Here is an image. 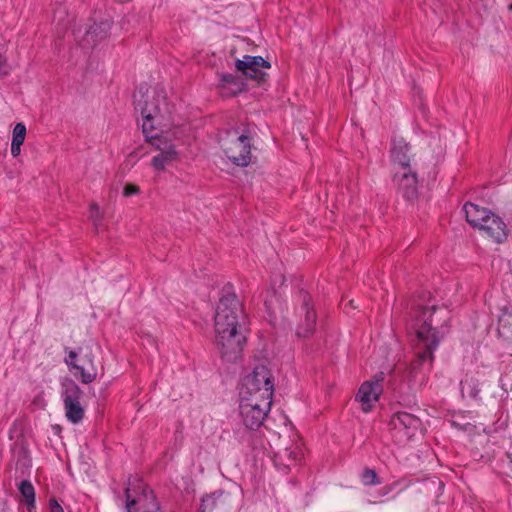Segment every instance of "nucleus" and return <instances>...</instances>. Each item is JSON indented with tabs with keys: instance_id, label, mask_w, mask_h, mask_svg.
Returning a JSON list of instances; mask_svg holds the SVG:
<instances>
[{
	"instance_id": "nucleus-8",
	"label": "nucleus",
	"mask_w": 512,
	"mask_h": 512,
	"mask_svg": "<svg viewBox=\"0 0 512 512\" xmlns=\"http://www.w3.org/2000/svg\"><path fill=\"white\" fill-rule=\"evenodd\" d=\"M135 109L140 111L142 116V132L147 141L150 143L160 141L161 138L158 135V131L155 128V119L159 116L161 108L147 100L142 101L137 99V95H134Z\"/></svg>"
},
{
	"instance_id": "nucleus-12",
	"label": "nucleus",
	"mask_w": 512,
	"mask_h": 512,
	"mask_svg": "<svg viewBox=\"0 0 512 512\" xmlns=\"http://www.w3.org/2000/svg\"><path fill=\"white\" fill-rule=\"evenodd\" d=\"M389 424L393 430L401 434L407 440L414 437L422 426L420 418L405 411L394 413Z\"/></svg>"
},
{
	"instance_id": "nucleus-16",
	"label": "nucleus",
	"mask_w": 512,
	"mask_h": 512,
	"mask_svg": "<svg viewBox=\"0 0 512 512\" xmlns=\"http://www.w3.org/2000/svg\"><path fill=\"white\" fill-rule=\"evenodd\" d=\"M478 229L495 243L504 242L508 236L505 222L493 212H490L489 216L482 222V225H480Z\"/></svg>"
},
{
	"instance_id": "nucleus-34",
	"label": "nucleus",
	"mask_w": 512,
	"mask_h": 512,
	"mask_svg": "<svg viewBox=\"0 0 512 512\" xmlns=\"http://www.w3.org/2000/svg\"><path fill=\"white\" fill-rule=\"evenodd\" d=\"M5 59L0 55V74L3 71L4 65H5Z\"/></svg>"
},
{
	"instance_id": "nucleus-13",
	"label": "nucleus",
	"mask_w": 512,
	"mask_h": 512,
	"mask_svg": "<svg viewBox=\"0 0 512 512\" xmlns=\"http://www.w3.org/2000/svg\"><path fill=\"white\" fill-rule=\"evenodd\" d=\"M298 299L301 302V310L305 313V316L299 324L296 334L298 337L306 338L314 333L317 316L308 292L301 290Z\"/></svg>"
},
{
	"instance_id": "nucleus-26",
	"label": "nucleus",
	"mask_w": 512,
	"mask_h": 512,
	"mask_svg": "<svg viewBox=\"0 0 512 512\" xmlns=\"http://www.w3.org/2000/svg\"><path fill=\"white\" fill-rule=\"evenodd\" d=\"M361 481L363 485H377L380 483L379 478L373 469L365 468L361 474Z\"/></svg>"
},
{
	"instance_id": "nucleus-4",
	"label": "nucleus",
	"mask_w": 512,
	"mask_h": 512,
	"mask_svg": "<svg viewBox=\"0 0 512 512\" xmlns=\"http://www.w3.org/2000/svg\"><path fill=\"white\" fill-rule=\"evenodd\" d=\"M272 405V400L260 397H240L239 412L246 429L258 430L267 417Z\"/></svg>"
},
{
	"instance_id": "nucleus-2",
	"label": "nucleus",
	"mask_w": 512,
	"mask_h": 512,
	"mask_svg": "<svg viewBox=\"0 0 512 512\" xmlns=\"http://www.w3.org/2000/svg\"><path fill=\"white\" fill-rule=\"evenodd\" d=\"M423 323L417 328L416 334L422 350L417 353L414 368L425 362L432 363L433 352L437 349L441 339L449 332V312L446 309L436 307H424L422 310Z\"/></svg>"
},
{
	"instance_id": "nucleus-32",
	"label": "nucleus",
	"mask_w": 512,
	"mask_h": 512,
	"mask_svg": "<svg viewBox=\"0 0 512 512\" xmlns=\"http://www.w3.org/2000/svg\"><path fill=\"white\" fill-rule=\"evenodd\" d=\"M397 370H398V368H395V369H393V370H392L393 375H392V376H391V378L388 380V385H389V387H390L392 390H394V391H396V390L398 389V386H397L396 380L394 379V376H395V373H396V371H397Z\"/></svg>"
},
{
	"instance_id": "nucleus-3",
	"label": "nucleus",
	"mask_w": 512,
	"mask_h": 512,
	"mask_svg": "<svg viewBox=\"0 0 512 512\" xmlns=\"http://www.w3.org/2000/svg\"><path fill=\"white\" fill-rule=\"evenodd\" d=\"M273 394L274 380L271 371L266 366L259 365L244 378L239 396L256 399L265 397L272 400Z\"/></svg>"
},
{
	"instance_id": "nucleus-30",
	"label": "nucleus",
	"mask_w": 512,
	"mask_h": 512,
	"mask_svg": "<svg viewBox=\"0 0 512 512\" xmlns=\"http://www.w3.org/2000/svg\"><path fill=\"white\" fill-rule=\"evenodd\" d=\"M49 506H50L51 512H64V510L61 507V505L58 504V502L55 499H51L49 501Z\"/></svg>"
},
{
	"instance_id": "nucleus-11",
	"label": "nucleus",
	"mask_w": 512,
	"mask_h": 512,
	"mask_svg": "<svg viewBox=\"0 0 512 512\" xmlns=\"http://www.w3.org/2000/svg\"><path fill=\"white\" fill-rule=\"evenodd\" d=\"M393 182L397 186L398 192L406 200H414L418 196V177L417 173L411 167H403L394 172Z\"/></svg>"
},
{
	"instance_id": "nucleus-9",
	"label": "nucleus",
	"mask_w": 512,
	"mask_h": 512,
	"mask_svg": "<svg viewBox=\"0 0 512 512\" xmlns=\"http://www.w3.org/2000/svg\"><path fill=\"white\" fill-rule=\"evenodd\" d=\"M384 380L385 373L381 371L375 374L372 380L365 381L360 386L356 395V400L361 403L362 410L364 412H369L372 409L373 404L378 401L383 390L381 383Z\"/></svg>"
},
{
	"instance_id": "nucleus-31",
	"label": "nucleus",
	"mask_w": 512,
	"mask_h": 512,
	"mask_svg": "<svg viewBox=\"0 0 512 512\" xmlns=\"http://www.w3.org/2000/svg\"><path fill=\"white\" fill-rule=\"evenodd\" d=\"M21 145L22 144L11 142V154L13 157H17L20 154Z\"/></svg>"
},
{
	"instance_id": "nucleus-7",
	"label": "nucleus",
	"mask_w": 512,
	"mask_h": 512,
	"mask_svg": "<svg viewBox=\"0 0 512 512\" xmlns=\"http://www.w3.org/2000/svg\"><path fill=\"white\" fill-rule=\"evenodd\" d=\"M235 139L223 143V151L227 158L236 166L246 167L251 161L252 138L247 133L238 135L235 132Z\"/></svg>"
},
{
	"instance_id": "nucleus-33",
	"label": "nucleus",
	"mask_w": 512,
	"mask_h": 512,
	"mask_svg": "<svg viewBox=\"0 0 512 512\" xmlns=\"http://www.w3.org/2000/svg\"><path fill=\"white\" fill-rule=\"evenodd\" d=\"M299 454H300V452H299V451H298V449L296 448L295 450H293V451H290V452H289V457H290L293 461H297Z\"/></svg>"
},
{
	"instance_id": "nucleus-27",
	"label": "nucleus",
	"mask_w": 512,
	"mask_h": 512,
	"mask_svg": "<svg viewBox=\"0 0 512 512\" xmlns=\"http://www.w3.org/2000/svg\"><path fill=\"white\" fill-rule=\"evenodd\" d=\"M26 136V127L23 123H17L13 129L12 142L23 144Z\"/></svg>"
},
{
	"instance_id": "nucleus-21",
	"label": "nucleus",
	"mask_w": 512,
	"mask_h": 512,
	"mask_svg": "<svg viewBox=\"0 0 512 512\" xmlns=\"http://www.w3.org/2000/svg\"><path fill=\"white\" fill-rule=\"evenodd\" d=\"M220 87L222 89V95L236 96L245 89V83L239 76L227 73L221 75Z\"/></svg>"
},
{
	"instance_id": "nucleus-29",
	"label": "nucleus",
	"mask_w": 512,
	"mask_h": 512,
	"mask_svg": "<svg viewBox=\"0 0 512 512\" xmlns=\"http://www.w3.org/2000/svg\"><path fill=\"white\" fill-rule=\"evenodd\" d=\"M139 187L133 184H128L124 188V196L129 197L139 193Z\"/></svg>"
},
{
	"instance_id": "nucleus-5",
	"label": "nucleus",
	"mask_w": 512,
	"mask_h": 512,
	"mask_svg": "<svg viewBox=\"0 0 512 512\" xmlns=\"http://www.w3.org/2000/svg\"><path fill=\"white\" fill-rule=\"evenodd\" d=\"M67 355L64 358V362L68 369L74 374L75 377H80V380L84 384L93 382L97 377V368L94 363V355L92 352L82 353V349L79 352L74 350L66 349Z\"/></svg>"
},
{
	"instance_id": "nucleus-22",
	"label": "nucleus",
	"mask_w": 512,
	"mask_h": 512,
	"mask_svg": "<svg viewBox=\"0 0 512 512\" xmlns=\"http://www.w3.org/2000/svg\"><path fill=\"white\" fill-rule=\"evenodd\" d=\"M498 334L504 340L512 342V311L503 309L498 319Z\"/></svg>"
},
{
	"instance_id": "nucleus-25",
	"label": "nucleus",
	"mask_w": 512,
	"mask_h": 512,
	"mask_svg": "<svg viewBox=\"0 0 512 512\" xmlns=\"http://www.w3.org/2000/svg\"><path fill=\"white\" fill-rule=\"evenodd\" d=\"M460 389L462 395L465 393L473 399H477L480 393L479 382L473 377H466L460 382Z\"/></svg>"
},
{
	"instance_id": "nucleus-24",
	"label": "nucleus",
	"mask_w": 512,
	"mask_h": 512,
	"mask_svg": "<svg viewBox=\"0 0 512 512\" xmlns=\"http://www.w3.org/2000/svg\"><path fill=\"white\" fill-rule=\"evenodd\" d=\"M18 489L26 502L28 512H35V489L32 483L29 480H23Z\"/></svg>"
},
{
	"instance_id": "nucleus-1",
	"label": "nucleus",
	"mask_w": 512,
	"mask_h": 512,
	"mask_svg": "<svg viewBox=\"0 0 512 512\" xmlns=\"http://www.w3.org/2000/svg\"><path fill=\"white\" fill-rule=\"evenodd\" d=\"M227 285L215 313L216 345L223 359L236 361L246 342L247 317L237 295Z\"/></svg>"
},
{
	"instance_id": "nucleus-14",
	"label": "nucleus",
	"mask_w": 512,
	"mask_h": 512,
	"mask_svg": "<svg viewBox=\"0 0 512 512\" xmlns=\"http://www.w3.org/2000/svg\"><path fill=\"white\" fill-rule=\"evenodd\" d=\"M232 497L224 490H216L201 499L200 512H231Z\"/></svg>"
},
{
	"instance_id": "nucleus-35",
	"label": "nucleus",
	"mask_w": 512,
	"mask_h": 512,
	"mask_svg": "<svg viewBox=\"0 0 512 512\" xmlns=\"http://www.w3.org/2000/svg\"><path fill=\"white\" fill-rule=\"evenodd\" d=\"M509 8L512 9V4H510Z\"/></svg>"
},
{
	"instance_id": "nucleus-23",
	"label": "nucleus",
	"mask_w": 512,
	"mask_h": 512,
	"mask_svg": "<svg viewBox=\"0 0 512 512\" xmlns=\"http://www.w3.org/2000/svg\"><path fill=\"white\" fill-rule=\"evenodd\" d=\"M240 440L252 450H257L264 447V439L258 430L247 429L240 435Z\"/></svg>"
},
{
	"instance_id": "nucleus-10",
	"label": "nucleus",
	"mask_w": 512,
	"mask_h": 512,
	"mask_svg": "<svg viewBox=\"0 0 512 512\" xmlns=\"http://www.w3.org/2000/svg\"><path fill=\"white\" fill-rule=\"evenodd\" d=\"M235 66L243 75L255 80L258 84H262L268 76L262 68L268 69L271 64L261 56L245 55L243 59L236 61Z\"/></svg>"
},
{
	"instance_id": "nucleus-28",
	"label": "nucleus",
	"mask_w": 512,
	"mask_h": 512,
	"mask_svg": "<svg viewBox=\"0 0 512 512\" xmlns=\"http://www.w3.org/2000/svg\"><path fill=\"white\" fill-rule=\"evenodd\" d=\"M90 216L93 219V221L95 222V224L97 225V222L100 221V219H101V215H100L99 206L95 203H93L91 205Z\"/></svg>"
},
{
	"instance_id": "nucleus-20",
	"label": "nucleus",
	"mask_w": 512,
	"mask_h": 512,
	"mask_svg": "<svg viewBox=\"0 0 512 512\" xmlns=\"http://www.w3.org/2000/svg\"><path fill=\"white\" fill-rule=\"evenodd\" d=\"M111 29V25L109 21H101L99 23H94L87 30L86 35L84 37V42L93 47L105 39L109 31Z\"/></svg>"
},
{
	"instance_id": "nucleus-15",
	"label": "nucleus",
	"mask_w": 512,
	"mask_h": 512,
	"mask_svg": "<svg viewBox=\"0 0 512 512\" xmlns=\"http://www.w3.org/2000/svg\"><path fill=\"white\" fill-rule=\"evenodd\" d=\"M125 493L128 512H161L160 504L151 491H143L136 498L131 497L129 488L126 489Z\"/></svg>"
},
{
	"instance_id": "nucleus-18",
	"label": "nucleus",
	"mask_w": 512,
	"mask_h": 512,
	"mask_svg": "<svg viewBox=\"0 0 512 512\" xmlns=\"http://www.w3.org/2000/svg\"><path fill=\"white\" fill-rule=\"evenodd\" d=\"M391 158L394 165L398 166L397 169H403V167H411L410 146L404 139L400 138L393 140Z\"/></svg>"
},
{
	"instance_id": "nucleus-17",
	"label": "nucleus",
	"mask_w": 512,
	"mask_h": 512,
	"mask_svg": "<svg viewBox=\"0 0 512 512\" xmlns=\"http://www.w3.org/2000/svg\"><path fill=\"white\" fill-rule=\"evenodd\" d=\"M151 144L160 151L151 160V165L155 170H163L168 163L176 158L177 153L173 144L165 142L162 146V140L152 142Z\"/></svg>"
},
{
	"instance_id": "nucleus-6",
	"label": "nucleus",
	"mask_w": 512,
	"mask_h": 512,
	"mask_svg": "<svg viewBox=\"0 0 512 512\" xmlns=\"http://www.w3.org/2000/svg\"><path fill=\"white\" fill-rule=\"evenodd\" d=\"M83 391L72 379L61 383V398L64 404L65 415L71 423L77 424L84 417V408L81 405Z\"/></svg>"
},
{
	"instance_id": "nucleus-19",
	"label": "nucleus",
	"mask_w": 512,
	"mask_h": 512,
	"mask_svg": "<svg viewBox=\"0 0 512 512\" xmlns=\"http://www.w3.org/2000/svg\"><path fill=\"white\" fill-rule=\"evenodd\" d=\"M463 211L465 212L467 222L473 228H478L480 225H482V222L486 220L491 212L490 210L472 202H467L463 206Z\"/></svg>"
}]
</instances>
